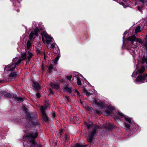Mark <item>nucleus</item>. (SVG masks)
<instances>
[{
	"instance_id": "nucleus-48",
	"label": "nucleus",
	"mask_w": 147,
	"mask_h": 147,
	"mask_svg": "<svg viewBox=\"0 0 147 147\" xmlns=\"http://www.w3.org/2000/svg\"><path fill=\"white\" fill-rule=\"evenodd\" d=\"M71 119H73L74 121H76L77 119L76 117L74 116H72L71 117Z\"/></svg>"
},
{
	"instance_id": "nucleus-25",
	"label": "nucleus",
	"mask_w": 147,
	"mask_h": 147,
	"mask_svg": "<svg viewBox=\"0 0 147 147\" xmlns=\"http://www.w3.org/2000/svg\"><path fill=\"white\" fill-rule=\"evenodd\" d=\"M28 55L27 57V59L29 60L32 58L33 56V54L32 53L29 52H28Z\"/></svg>"
},
{
	"instance_id": "nucleus-31",
	"label": "nucleus",
	"mask_w": 147,
	"mask_h": 147,
	"mask_svg": "<svg viewBox=\"0 0 147 147\" xmlns=\"http://www.w3.org/2000/svg\"><path fill=\"white\" fill-rule=\"evenodd\" d=\"M77 84H78L79 85H81V81L80 78L78 77L77 78Z\"/></svg>"
},
{
	"instance_id": "nucleus-21",
	"label": "nucleus",
	"mask_w": 147,
	"mask_h": 147,
	"mask_svg": "<svg viewBox=\"0 0 147 147\" xmlns=\"http://www.w3.org/2000/svg\"><path fill=\"white\" fill-rule=\"evenodd\" d=\"M22 57L23 58L22 60H26L27 59L26 54L25 53H23L21 55Z\"/></svg>"
},
{
	"instance_id": "nucleus-34",
	"label": "nucleus",
	"mask_w": 147,
	"mask_h": 147,
	"mask_svg": "<svg viewBox=\"0 0 147 147\" xmlns=\"http://www.w3.org/2000/svg\"><path fill=\"white\" fill-rule=\"evenodd\" d=\"M32 114H28L27 116V118H28L29 119H30L32 118H33V117H32L33 116Z\"/></svg>"
},
{
	"instance_id": "nucleus-39",
	"label": "nucleus",
	"mask_w": 147,
	"mask_h": 147,
	"mask_svg": "<svg viewBox=\"0 0 147 147\" xmlns=\"http://www.w3.org/2000/svg\"><path fill=\"white\" fill-rule=\"evenodd\" d=\"M125 127L127 129H129L130 127V125L129 124L127 123L126 122L125 123Z\"/></svg>"
},
{
	"instance_id": "nucleus-60",
	"label": "nucleus",
	"mask_w": 147,
	"mask_h": 147,
	"mask_svg": "<svg viewBox=\"0 0 147 147\" xmlns=\"http://www.w3.org/2000/svg\"><path fill=\"white\" fill-rule=\"evenodd\" d=\"M40 30H43V29L42 27H40Z\"/></svg>"
},
{
	"instance_id": "nucleus-22",
	"label": "nucleus",
	"mask_w": 147,
	"mask_h": 147,
	"mask_svg": "<svg viewBox=\"0 0 147 147\" xmlns=\"http://www.w3.org/2000/svg\"><path fill=\"white\" fill-rule=\"evenodd\" d=\"M86 145H82L79 143H77L76 144L75 146L74 147H86Z\"/></svg>"
},
{
	"instance_id": "nucleus-23",
	"label": "nucleus",
	"mask_w": 147,
	"mask_h": 147,
	"mask_svg": "<svg viewBox=\"0 0 147 147\" xmlns=\"http://www.w3.org/2000/svg\"><path fill=\"white\" fill-rule=\"evenodd\" d=\"M53 49V51L55 53L59 54L60 50L58 47L55 48Z\"/></svg>"
},
{
	"instance_id": "nucleus-61",
	"label": "nucleus",
	"mask_w": 147,
	"mask_h": 147,
	"mask_svg": "<svg viewBox=\"0 0 147 147\" xmlns=\"http://www.w3.org/2000/svg\"><path fill=\"white\" fill-rule=\"evenodd\" d=\"M77 94L78 96L79 95L80 93L78 91L77 92Z\"/></svg>"
},
{
	"instance_id": "nucleus-20",
	"label": "nucleus",
	"mask_w": 147,
	"mask_h": 147,
	"mask_svg": "<svg viewBox=\"0 0 147 147\" xmlns=\"http://www.w3.org/2000/svg\"><path fill=\"white\" fill-rule=\"evenodd\" d=\"M145 63H146L147 65V57L144 56L142 59V63L143 64Z\"/></svg>"
},
{
	"instance_id": "nucleus-12",
	"label": "nucleus",
	"mask_w": 147,
	"mask_h": 147,
	"mask_svg": "<svg viewBox=\"0 0 147 147\" xmlns=\"http://www.w3.org/2000/svg\"><path fill=\"white\" fill-rule=\"evenodd\" d=\"M17 74L16 72H11L9 75V79L11 80H14L15 79L16 76H17Z\"/></svg>"
},
{
	"instance_id": "nucleus-27",
	"label": "nucleus",
	"mask_w": 147,
	"mask_h": 147,
	"mask_svg": "<svg viewBox=\"0 0 147 147\" xmlns=\"http://www.w3.org/2000/svg\"><path fill=\"white\" fill-rule=\"evenodd\" d=\"M140 28L141 27L140 26H137L135 29V33H137L138 32H140L141 31Z\"/></svg>"
},
{
	"instance_id": "nucleus-18",
	"label": "nucleus",
	"mask_w": 147,
	"mask_h": 147,
	"mask_svg": "<svg viewBox=\"0 0 147 147\" xmlns=\"http://www.w3.org/2000/svg\"><path fill=\"white\" fill-rule=\"evenodd\" d=\"M39 29L38 27H36L34 30V34L37 36L38 35V33L39 32Z\"/></svg>"
},
{
	"instance_id": "nucleus-29",
	"label": "nucleus",
	"mask_w": 147,
	"mask_h": 147,
	"mask_svg": "<svg viewBox=\"0 0 147 147\" xmlns=\"http://www.w3.org/2000/svg\"><path fill=\"white\" fill-rule=\"evenodd\" d=\"M22 61V59H20L15 63H14V64L16 65H16H18L21 63Z\"/></svg>"
},
{
	"instance_id": "nucleus-57",
	"label": "nucleus",
	"mask_w": 147,
	"mask_h": 147,
	"mask_svg": "<svg viewBox=\"0 0 147 147\" xmlns=\"http://www.w3.org/2000/svg\"><path fill=\"white\" fill-rule=\"evenodd\" d=\"M146 78V81L147 82V73L146 74H144Z\"/></svg>"
},
{
	"instance_id": "nucleus-1",
	"label": "nucleus",
	"mask_w": 147,
	"mask_h": 147,
	"mask_svg": "<svg viewBox=\"0 0 147 147\" xmlns=\"http://www.w3.org/2000/svg\"><path fill=\"white\" fill-rule=\"evenodd\" d=\"M100 128L99 126L97 125L94 126L92 130L89 131L88 134V136L87 138V140L89 142L91 143L92 142L93 138L95 134L97 133L98 129Z\"/></svg>"
},
{
	"instance_id": "nucleus-2",
	"label": "nucleus",
	"mask_w": 147,
	"mask_h": 147,
	"mask_svg": "<svg viewBox=\"0 0 147 147\" xmlns=\"http://www.w3.org/2000/svg\"><path fill=\"white\" fill-rule=\"evenodd\" d=\"M38 136V133L37 132L29 133L25 137V139L28 140V141L33 140L35 141V139Z\"/></svg>"
},
{
	"instance_id": "nucleus-43",
	"label": "nucleus",
	"mask_w": 147,
	"mask_h": 147,
	"mask_svg": "<svg viewBox=\"0 0 147 147\" xmlns=\"http://www.w3.org/2000/svg\"><path fill=\"white\" fill-rule=\"evenodd\" d=\"M11 94L9 93H7L5 95V96L7 97H11Z\"/></svg>"
},
{
	"instance_id": "nucleus-40",
	"label": "nucleus",
	"mask_w": 147,
	"mask_h": 147,
	"mask_svg": "<svg viewBox=\"0 0 147 147\" xmlns=\"http://www.w3.org/2000/svg\"><path fill=\"white\" fill-rule=\"evenodd\" d=\"M59 58V56H58L57 57H56L55 58V64H56L57 63V62Z\"/></svg>"
},
{
	"instance_id": "nucleus-37",
	"label": "nucleus",
	"mask_w": 147,
	"mask_h": 147,
	"mask_svg": "<svg viewBox=\"0 0 147 147\" xmlns=\"http://www.w3.org/2000/svg\"><path fill=\"white\" fill-rule=\"evenodd\" d=\"M106 112L108 114H110L112 113V111L111 110L108 109L106 111Z\"/></svg>"
},
{
	"instance_id": "nucleus-35",
	"label": "nucleus",
	"mask_w": 147,
	"mask_h": 147,
	"mask_svg": "<svg viewBox=\"0 0 147 147\" xmlns=\"http://www.w3.org/2000/svg\"><path fill=\"white\" fill-rule=\"evenodd\" d=\"M143 6L142 5L141 6H137L138 9L140 11V12H142V9Z\"/></svg>"
},
{
	"instance_id": "nucleus-30",
	"label": "nucleus",
	"mask_w": 147,
	"mask_h": 147,
	"mask_svg": "<svg viewBox=\"0 0 147 147\" xmlns=\"http://www.w3.org/2000/svg\"><path fill=\"white\" fill-rule=\"evenodd\" d=\"M34 34V33L32 32L30 33L29 35V39L30 40H31L33 38Z\"/></svg>"
},
{
	"instance_id": "nucleus-63",
	"label": "nucleus",
	"mask_w": 147,
	"mask_h": 147,
	"mask_svg": "<svg viewBox=\"0 0 147 147\" xmlns=\"http://www.w3.org/2000/svg\"><path fill=\"white\" fill-rule=\"evenodd\" d=\"M74 91H75V92H77L78 91H77V90L75 89V90H74Z\"/></svg>"
},
{
	"instance_id": "nucleus-45",
	"label": "nucleus",
	"mask_w": 147,
	"mask_h": 147,
	"mask_svg": "<svg viewBox=\"0 0 147 147\" xmlns=\"http://www.w3.org/2000/svg\"><path fill=\"white\" fill-rule=\"evenodd\" d=\"M42 31L41 33V34L42 35V40L43 42V43H45V40L43 38V36H44L43 35H42Z\"/></svg>"
},
{
	"instance_id": "nucleus-4",
	"label": "nucleus",
	"mask_w": 147,
	"mask_h": 147,
	"mask_svg": "<svg viewBox=\"0 0 147 147\" xmlns=\"http://www.w3.org/2000/svg\"><path fill=\"white\" fill-rule=\"evenodd\" d=\"M137 38L134 35H132L131 36H129L127 38V41H128V43H129V41H130L131 42V47H135V46L133 45V42L135 41L136 40Z\"/></svg>"
},
{
	"instance_id": "nucleus-44",
	"label": "nucleus",
	"mask_w": 147,
	"mask_h": 147,
	"mask_svg": "<svg viewBox=\"0 0 147 147\" xmlns=\"http://www.w3.org/2000/svg\"><path fill=\"white\" fill-rule=\"evenodd\" d=\"M108 108L109 109V110H111V111L114 109V108L113 107L111 106H108Z\"/></svg>"
},
{
	"instance_id": "nucleus-26",
	"label": "nucleus",
	"mask_w": 147,
	"mask_h": 147,
	"mask_svg": "<svg viewBox=\"0 0 147 147\" xmlns=\"http://www.w3.org/2000/svg\"><path fill=\"white\" fill-rule=\"evenodd\" d=\"M96 105L101 108H102L104 106L103 104V103L101 102H98Z\"/></svg>"
},
{
	"instance_id": "nucleus-36",
	"label": "nucleus",
	"mask_w": 147,
	"mask_h": 147,
	"mask_svg": "<svg viewBox=\"0 0 147 147\" xmlns=\"http://www.w3.org/2000/svg\"><path fill=\"white\" fill-rule=\"evenodd\" d=\"M36 52L37 54L39 55H42V52L40 51V50L37 49L36 50Z\"/></svg>"
},
{
	"instance_id": "nucleus-51",
	"label": "nucleus",
	"mask_w": 147,
	"mask_h": 147,
	"mask_svg": "<svg viewBox=\"0 0 147 147\" xmlns=\"http://www.w3.org/2000/svg\"><path fill=\"white\" fill-rule=\"evenodd\" d=\"M63 130L62 129H61L60 131V132H59V133L60 134V136H61V135H62V134L63 132Z\"/></svg>"
},
{
	"instance_id": "nucleus-24",
	"label": "nucleus",
	"mask_w": 147,
	"mask_h": 147,
	"mask_svg": "<svg viewBox=\"0 0 147 147\" xmlns=\"http://www.w3.org/2000/svg\"><path fill=\"white\" fill-rule=\"evenodd\" d=\"M69 138V136L68 134H66L63 138V140L64 141H66L68 140Z\"/></svg>"
},
{
	"instance_id": "nucleus-41",
	"label": "nucleus",
	"mask_w": 147,
	"mask_h": 147,
	"mask_svg": "<svg viewBox=\"0 0 147 147\" xmlns=\"http://www.w3.org/2000/svg\"><path fill=\"white\" fill-rule=\"evenodd\" d=\"M72 77V75H70L67 76L66 78L67 80L70 81Z\"/></svg>"
},
{
	"instance_id": "nucleus-55",
	"label": "nucleus",
	"mask_w": 147,
	"mask_h": 147,
	"mask_svg": "<svg viewBox=\"0 0 147 147\" xmlns=\"http://www.w3.org/2000/svg\"><path fill=\"white\" fill-rule=\"evenodd\" d=\"M65 97L67 99V100H68V101L69 100V97L66 96H65Z\"/></svg>"
},
{
	"instance_id": "nucleus-16",
	"label": "nucleus",
	"mask_w": 147,
	"mask_h": 147,
	"mask_svg": "<svg viewBox=\"0 0 147 147\" xmlns=\"http://www.w3.org/2000/svg\"><path fill=\"white\" fill-rule=\"evenodd\" d=\"M64 91H66L67 92L71 93V88L70 87H68L66 86L64 88Z\"/></svg>"
},
{
	"instance_id": "nucleus-5",
	"label": "nucleus",
	"mask_w": 147,
	"mask_h": 147,
	"mask_svg": "<svg viewBox=\"0 0 147 147\" xmlns=\"http://www.w3.org/2000/svg\"><path fill=\"white\" fill-rule=\"evenodd\" d=\"M40 110L42 114V118L43 120L45 122H47L49 120L48 118L47 117L45 109L43 106H41Z\"/></svg>"
},
{
	"instance_id": "nucleus-9",
	"label": "nucleus",
	"mask_w": 147,
	"mask_h": 147,
	"mask_svg": "<svg viewBox=\"0 0 147 147\" xmlns=\"http://www.w3.org/2000/svg\"><path fill=\"white\" fill-rule=\"evenodd\" d=\"M13 98L16 100L17 103H20L23 102L24 100V98L18 97L17 95H13Z\"/></svg>"
},
{
	"instance_id": "nucleus-15",
	"label": "nucleus",
	"mask_w": 147,
	"mask_h": 147,
	"mask_svg": "<svg viewBox=\"0 0 147 147\" xmlns=\"http://www.w3.org/2000/svg\"><path fill=\"white\" fill-rule=\"evenodd\" d=\"M50 85L53 88H55L58 90L59 88V85L57 83H54L51 82L50 83Z\"/></svg>"
},
{
	"instance_id": "nucleus-58",
	"label": "nucleus",
	"mask_w": 147,
	"mask_h": 147,
	"mask_svg": "<svg viewBox=\"0 0 147 147\" xmlns=\"http://www.w3.org/2000/svg\"><path fill=\"white\" fill-rule=\"evenodd\" d=\"M50 93L52 94H53L54 93L51 89L50 90Z\"/></svg>"
},
{
	"instance_id": "nucleus-53",
	"label": "nucleus",
	"mask_w": 147,
	"mask_h": 147,
	"mask_svg": "<svg viewBox=\"0 0 147 147\" xmlns=\"http://www.w3.org/2000/svg\"><path fill=\"white\" fill-rule=\"evenodd\" d=\"M96 114H99L100 113V111L98 110H97L96 111Z\"/></svg>"
},
{
	"instance_id": "nucleus-42",
	"label": "nucleus",
	"mask_w": 147,
	"mask_h": 147,
	"mask_svg": "<svg viewBox=\"0 0 147 147\" xmlns=\"http://www.w3.org/2000/svg\"><path fill=\"white\" fill-rule=\"evenodd\" d=\"M51 44V46L50 48L53 49L55 48H54L55 46V44L54 43H50Z\"/></svg>"
},
{
	"instance_id": "nucleus-54",
	"label": "nucleus",
	"mask_w": 147,
	"mask_h": 147,
	"mask_svg": "<svg viewBox=\"0 0 147 147\" xmlns=\"http://www.w3.org/2000/svg\"><path fill=\"white\" fill-rule=\"evenodd\" d=\"M93 102L96 105L98 102H97V101L96 100V99H95V100H94Z\"/></svg>"
},
{
	"instance_id": "nucleus-19",
	"label": "nucleus",
	"mask_w": 147,
	"mask_h": 147,
	"mask_svg": "<svg viewBox=\"0 0 147 147\" xmlns=\"http://www.w3.org/2000/svg\"><path fill=\"white\" fill-rule=\"evenodd\" d=\"M49 104L48 102L47 101H45V102L44 103V107H43V108L45 109V110H46L48 107H49Z\"/></svg>"
},
{
	"instance_id": "nucleus-64",
	"label": "nucleus",
	"mask_w": 147,
	"mask_h": 147,
	"mask_svg": "<svg viewBox=\"0 0 147 147\" xmlns=\"http://www.w3.org/2000/svg\"><path fill=\"white\" fill-rule=\"evenodd\" d=\"M145 2H146L147 3V1H145Z\"/></svg>"
},
{
	"instance_id": "nucleus-46",
	"label": "nucleus",
	"mask_w": 147,
	"mask_h": 147,
	"mask_svg": "<svg viewBox=\"0 0 147 147\" xmlns=\"http://www.w3.org/2000/svg\"><path fill=\"white\" fill-rule=\"evenodd\" d=\"M85 94L88 96H89L90 95L92 94L90 93L89 92L87 91L85 93Z\"/></svg>"
},
{
	"instance_id": "nucleus-28",
	"label": "nucleus",
	"mask_w": 147,
	"mask_h": 147,
	"mask_svg": "<svg viewBox=\"0 0 147 147\" xmlns=\"http://www.w3.org/2000/svg\"><path fill=\"white\" fill-rule=\"evenodd\" d=\"M31 43L30 41L28 40L27 42V47L28 49H29L31 46Z\"/></svg>"
},
{
	"instance_id": "nucleus-32",
	"label": "nucleus",
	"mask_w": 147,
	"mask_h": 147,
	"mask_svg": "<svg viewBox=\"0 0 147 147\" xmlns=\"http://www.w3.org/2000/svg\"><path fill=\"white\" fill-rule=\"evenodd\" d=\"M53 69V65L52 64L50 65L49 67V72H51Z\"/></svg>"
},
{
	"instance_id": "nucleus-8",
	"label": "nucleus",
	"mask_w": 147,
	"mask_h": 147,
	"mask_svg": "<svg viewBox=\"0 0 147 147\" xmlns=\"http://www.w3.org/2000/svg\"><path fill=\"white\" fill-rule=\"evenodd\" d=\"M32 86L33 87L34 90L37 91L40 89V86L39 85V83L34 81L33 82Z\"/></svg>"
},
{
	"instance_id": "nucleus-47",
	"label": "nucleus",
	"mask_w": 147,
	"mask_h": 147,
	"mask_svg": "<svg viewBox=\"0 0 147 147\" xmlns=\"http://www.w3.org/2000/svg\"><path fill=\"white\" fill-rule=\"evenodd\" d=\"M117 113L121 117H122L123 116V114L120 112H118Z\"/></svg>"
},
{
	"instance_id": "nucleus-62",
	"label": "nucleus",
	"mask_w": 147,
	"mask_h": 147,
	"mask_svg": "<svg viewBox=\"0 0 147 147\" xmlns=\"http://www.w3.org/2000/svg\"><path fill=\"white\" fill-rule=\"evenodd\" d=\"M38 147H42L41 145V144H39L38 145Z\"/></svg>"
},
{
	"instance_id": "nucleus-49",
	"label": "nucleus",
	"mask_w": 147,
	"mask_h": 147,
	"mask_svg": "<svg viewBox=\"0 0 147 147\" xmlns=\"http://www.w3.org/2000/svg\"><path fill=\"white\" fill-rule=\"evenodd\" d=\"M87 109L89 111H92L93 110V109L92 107H87Z\"/></svg>"
},
{
	"instance_id": "nucleus-50",
	"label": "nucleus",
	"mask_w": 147,
	"mask_h": 147,
	"mask_svg": "<svg viewBox=\"0 0 147 147\" xmlns=\"http://www.w3.org/2000/svg\"><path fill=\"white\" fill-rule=\"evenodd\" d=\"M36 96L37 98H39L40 97V95L39 93H37L36 94Z\"/></svg>"
},
{
	"instance_id": "nucleus-3",
	"label": "nucleus",
	"mask_w": 147,
	"mask_h": 147,
	"mask_svg": "<svg viewBox=\"0 0 147 147\" xmlns=\"http://www.w3.org/2000/svg\"><path fill=\"white\" fill-rule=\"evenodd\" d=\"M42 34L44 35L46 39L45 42L47 44L49 45L53 42V38L51 36L48 35L46 31H43Z\"/></svg>"
},
{
	"instance_id": "nucleus-59",
	"label": "nucleus",
	"mask_w": 147,
	"mask_h": 147,
	"mask_svg": "<svg viewBox=\"0 0 147 147\" xmlns=\"http://www.w3.org/2000/svg\"><path fill=\"white\" fill-rule=\"evenodd\" d=\"M55 116V113H53V117H54Z\"/></svg>"
},
{
	"instance_id": "nucleus-38",
	"label": "nucleus",
	"mask_w": 147,
	"mask_h": 147,
	"mask_svg": "<svg viewBox=\"0 0 147 147\" xmlns=\"http://www.w3.org/2000/svg\"><path fill=\"white\" fill-rule=\"evenodd\" d=\"M125 119L126 121L128 123H130L131 122V120L130 119L127 117H125Z\"/></svg>"
},
{
	"instance_id": "nucleus-10",
	"label": "nucleus",
	"mask_w": 147,
	"mask_h": 147,
	"mask_svg": "<svg viewBox=\"0 0 147 147\" xmlns=\"http://www.w3.org/2000/svg\"><path fill=\"white\" fill-rule=\"evenodd\" d=\"M27 142L29 144V147H36V146L38 147V145L34 140Z\"/></svg>"
},
{
	"instance_id": "nucleus-33",
	"label": "nucleus",
	"mask_w": 147,
	"mask_h": 147,
	"mask_svg": "<svg viewBox=\"0 0 147 147\" xmlns=\"http://www.w3.org/2000/svg\"><path fill=\"white\" fill-rule=\"evenodd\" d=\"M32 123L33 125L36 126L37 125H39V122L38 121H33Z\"/></svg>"
},
{
	"instance_id": "nucleus-13",
	"label": "nucleus",
	"mask_w": 147,
	"mask_h": 147,
	"mask_svg": "<svg viewBox=\"0 0 147 147\" xmlns=\"http://www.w3.org/2000/svg\"><path fill=\"white\" fill-rule=\"evenodd\" d=\"M145 67L144 66H142L141 67L140 69H138L136 72V74L137 75L138 74H140L143 73L145 71Z\"/></svg>"
},
{
	"instance_id": "nucleus-52",
	"label": "nucleus",
	"mask_w": 147,
	"mask_h": 147,
	"mask_svg": "<svg viewBox=\"0 0 147 147\" xmlns=\"http://www.w3.org/2000/svg\"><path fill=\"white\" fill-rule=\"evenodd\" d=\"M87 92V90L84 88H83V92H84L85 93Z\"/></svg>"
},
{
	"instance_id": "nucleus-7",
	"label": "nucleus",
	"mask_w": 147,
	"mask_h": 147,
	"mask_svg": "<svg viewBox=\"0 0 147 147\" xmlns=\"http://www.w3.org/2000/svg\"><path fill=\"white\" fill-rule=\"evenodd\" d=\"M136 41L141 44L142 46L147 48V41L144 40H142L139 38H137Z\"/></svg>"
},
{
	"instance_id": "nucleus-14",
	"label": "nucleus",
	"mask_w": 147,
	"mask_h": 147,
	"mask_svg": "<svg viewBox=\"0 0 147 147\" xmlns=\"http://www.w3.org/2000/svg\"><path fill=\"white\" fill-rule=\"evenodd\" d=\"M103 127L109 130H111L113 129V126L109 123H108L104 125Z\"/></svg>"
},
{
	"instance_id": "nucleus-56",
	"label": "nucleus",
	"mask_w": 147,
	"mask_h": 147,
	"mask_svg": "<svg viewBox=\"0 0 147 147\" xmlns=\"http://www.w3.org/2000/svg\"><path fill=\"white\" fill-rule=\"evenodd\" d=\"M42 71H44V68L43 64H42Z\"/></svg>"
},
{
	"instance_id": "nucleus-11",
	"label": "nucleus",
	"mask_w": 147,
	"mask_h": 147,
	"mask_svg": "<svg viewBox=\"0 0 147 147\" xmlns=\"http://www.w3.org/2000/svg\"><path fill=\"white\" fill-rule=\"evenodd\" d=\"M16 67V65L14 64V63H13L11 65H8V66L6 67V68H7V71H13Z\"/></svg>"
},
{
	"instance_id": "nucleus-17",
	"label": "nucleus",
	"mask_w": 147,
	"mask_h": 147,
	"mask_svg": "<svg viewBox=\"0 0 147 147\" xmlns=\"http://www.w3.org/2000/svg\"><path fill=\"white\" fill-rule=\"evenodd\" d=\"M85 125L88 129H89L90 128L93 126V124L92 123H90L88 124L87 123H85Z\"/></svg>"
},
{
	"instance_id": "nucleus-6",
	"label": "nucleus",
	"mask_w": 147,
	"mask_h": 147,
	"mask_svg": "<svg viewBox=\"0 0 147 147\" xmlns=\"http://www.w3.org/2000/svg\"><path fill=\"white\" fill-rule=\"evenodd\" d=\"M146 80V78L145 75H140L137 76L136 79L137 82H144V81Z\"/></svg>"
}]
</instances>
